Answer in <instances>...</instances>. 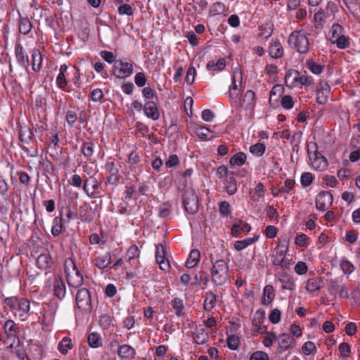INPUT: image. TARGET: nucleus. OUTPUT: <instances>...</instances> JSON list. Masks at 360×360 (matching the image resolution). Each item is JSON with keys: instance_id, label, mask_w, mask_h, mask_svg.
I'll use <instances>...</instances> for the list:
<instances>
[{"instance_id": "10", "label": "nucleus", "mask_w": 360, "mask_h": 360, "mask_svg": "<svg viewBox=\"0 0 360 360\" xmlns=\"http://www.w3.org/2000/svg\"><path fill=\"white\" fill-rule=\"evenodd\" d=\"M333 195L328 191H321L316 197V207L321 212L330 208L333 204Z\"/></svg>"}, {"instance_id": "55", "label": "nucleus", "mask_w": 360, "mask_h": 360, "mask_svg": "<svg viewBox=\"0 0 360 360\" xmlns=\"http://www.w3.org/2000/svg\"><path fill=\"white\" fill-rule=\"evenodd\" d=\"M340 265L345 274H351L355 269L353 264L347 259H342Z\"/></svg>"}, {"instance_id": "38", "label": "nucleus", "mask_w": 360, "mask_h": 360, "mask_svg": "<svg viewBox=\"0 0 360 360\" xmlns=\"http://www.w3.org/2000/svg\"><path fill=\"white\" fill-rule=\"evenodd\" d=\"M247 159L245 153L243 152L236 153L229 160V163L233 167H240L245 164Z\"/></svg>"}, {"instance_id": "64", "label": "nucleus", "mask_w": 360, "mask_h": 360, "mask_svg": "<svg viewBox=\"0 0 360 360\" xmlns=\"http://www.w3.org/2000/svg\"><path fill=\"white\" fill-rule=\"evenodd\" d=\"M32 29V25L30 22L27 18H23L20 20L19 24V31L20 33L23 34H28Z\"/></svg>"}, {"instance_id": "25", "label": "nucleus", "mask_w": 360, "mask_h": 360, "mask_svg": "<svg viewBox=\"0 0 360 360\" xmlns=\"http://www.w3.org/2000/svg\"><path fill=\"white\" fill-rule=\"evenodd\" d=\"M117 354L122 360H132L136 355V351L130 345H123L119 347Z\"/></svg>"}, {"instance_id": "30", "label": "nucleus", "mask_w": 360, "mask_h": 360, "mask_svg": "<svg viewBox=\"0 0 360 360\" xmlns=\"http://www.w3.org/2000/svg\"><path fill=\"white\" fill-rule=\"evenodd\" d=\"M300 75L297 71H289L285 77V82L287 86L290 88L297 87L299 81Z\"/></svg>"}, {"instance_id": "60", "label": "nucleus", "mask_w": 360, "mask_h": 360, "mask_svg": "<svg viewBox=\"0 0 360 360\" xmlns=\"http://www.w3.org/2000/svg\"><path fill=\"white\" fill-rule=\"evenodd\" d=\"M309 237L304 233L297 234L295 238V244L300 248H306L308 246Z\"/></svg>"}, {"instance_id": "4", "label": "nucleus", "mask_w": 360, "mask_h": 360, "mask_svg": "<svg viewBox=\"0 0 360 360\" xmlns=\"http://www.w3.org/2000/svg\"><path fill=\"white\" fill-rule=\"evenodd\" d=\"M133 61L117 60L112 66V74L118 79H126L134 72Z\"/></svg>"}, {"instance_id": "8", "label": "nucleus", "mask_w": 360, "mask_h": 360, "mask_svg": "<svg viewBox=\"0 0 360 360\" xmlns=\"http://www.w3.org/2000/svg\"><path fill=\"white\" fill-rule=\"evenodd\" d=\"M237 103H231L234 107H241L245 110H252L255 105V95L252 90L247 91L243 98L240 96L236 98Z\"/></svg>"}, {"instance_id": "18", "label": "nucleus", "mask_w": 360, "mask_h": 360, "mask_svg": "<svg viewBox=\"0 0 360 360\" xmlns=\"http://www.w3.org/2000/svg\"><path fill=\"white\" fill-rule=\"evenodd\" d=\"M276 277L281 283V288L283 290H294L295 289L293 278L287 273L277 274Z\"/></svg>"}, {"instance_id": "17", "label": "nucleus", "mask_w": 360, "mask_h": 360, "mask_svg": "<svg viewBox=\"0 0 360 360\" xmlns=\"http://www.w3.org/2000/svg\"><path fill=\"white\" fill-rule=\"evenodd\" d=\"M53 292L55 297L58 300H63L66 294V288L64 282L59 276L54 278L53 284Z\"/></svg>"}, {"instance_id": "62", "label": "nucleus", "mask_w": 360, "mask_h": 360, "mask_svg": "<svg viewBox=\"0 0 360 360\" xmlns=\"http://www.w3.org/2000/svg\"><path fill=\"white\" fill-rule=\"evenodd\" d=\"M298 84L297 87H309L314 84V79L310 76L300 75Z\"/></svg>"}, {"instance_id": "6", "label": "nucleus", "mask_w": 360, "mask_h": 360, "mask_svg": "<svg viewBox=\"0 0 360 360\" xmlns=\"http://www.w3.org/2000/svg\"><path fill=\"white\" fill-rule=\"evenodd\" d=\"M76 304L78 309L83 311H90L92 309L89 291L86 288L78 290L76 295Z\"/></svg>"}, {"instance_id": "27", "label": "nucleus", "mask_w": 360, "mask_h": 360, "mask_svg": "<svg viewBox=\"0 0 360 360\" xmlns=\"http://www.w3.org/2000/svg\"><path fill=\"white\" fill-rule=\"evenodd\" d=\"M274 30V25L271 22L263 23L259 27V37L265 40H268L272 35Z\"/></svg>"}, {"instance_id": "46", "label": "nucleus", "mask_w": 360, "mask_h": 360, "mask_svg": "<svg viewBox=\"0 0 360 360\" xmlns=\"http://www.w3.org/2000/svg\"><path fill=\"white\" fill-rule=\"evenodd\" d=\"M65 120L71 127H75L78 122L79 117L77 111L75 109H70L66 112Z\"/></svg>"}, {"instance_id": "13", "label": "nucleus", "mask_w": 360, "mask_h": 360, "mask_svg": "<svg viewBox=\"0 0 360 360\" xmlns=\"http://www.w3.org/2000/svg\"><path fill=\"white\" fill-rule=\"evenodd\" d=\"M112 262L111 253L108 252L103 255L95 254V257L92 260V264L98 269L103 271L107 269Z\"/></svg>"}, {"instance_id": "12", "label": "nucleus", "mask_w": 360, "mask_h": 360, "mask_svg": "<svg viewBox=\"0 0 360 360\" xmlns=\"http://www.w3.org/2000/svg\"><path fill=\"white\" fill-rule=\"evenodd\" d=\"M330 86L326 81H321L316 87V101L319 104H325L328 99Z\"/></svg>"}, {"instance_id": "50", "label": "nucleus", "mask_w": 360, "mask_h": 360, "mask_svg": "<svg viewBox=\"0 0 360 360\" xmlns=\"http://www.w3.org/2000/svg\"><path fill=\"white\" fill-rule=\"evenodd\" d=\"M240 342V338L237 335H230L226 340L228 347L234 351L238 349Z\"/></svg>"}, {"instance_id": "14", "label": "nucleus", "mask_w": 360, "mask_h": 360, "mask_svg": "<svg viewBox=\"0 0 360 360\" xmlns=\"http://www.w3.org/2000/svg\"><path fill=\"white\" fill-rule=\"evenodd\" d=\"M155 258L162 270L167 271L170 269L169 262L165 258V248L162 244L156 245Z\"/></svg>"}, {"instance_id": "15", "label": "nucleus", "mask_w": 360, "mask_h": 360, "mask_svg": "<svg viewBox=\"0 0 360 360\" xmlns=\"http://www.w3.org/2000/svg\"><path fill=\"white\" fill-rule=\"evenodd\" d=\"M143 110L146 116L154 121L160 117V111L157 103L153 101H146Z\"/></svg>"}, {"instance_id": "19", "label": "nucleus", "mask_w": 360, "mask_h": 360, "mask_svg": "<svg viewBox=\"0 0 360 360\" xmlns=\"http://www.w3.org/2000/svg\"><path fill=\"white\" fill-rule=\"evenodd\" d=\"M279 347L284 350L293 348L295 346L296 341L294 337L288 333H282L278 338Z\"/></svg>"}, {"instance_id": "24", "label": "nucleus", "mask_w": 360, "mask_h": 360, "mask_svg": "<svg viewBox=\"0 0 360 360\" xmlns=\"http://www.w3.org/2000/svg\"><path fill=\"white\" fill-rule=\"evenodd\" d=\"M36 264L39 269L46 271L51 267L53 259L49 253H43L38 256Z\"/></svg>"}, {"instance_id": "44", "label": "nucleus", "mask_w": 360, "mask_h": 360, "mask_svg": "<svg viewBox=\"0 0 360 360\" xmlns=\"http://www.w3.org/2000/svg\"><path fill=\"white\" fill-rule=\"evenodd\" d=\"M347 6L354 17L360 21V3L357 1L351 0Z\"/></svg>"}, {"instance_id": "32", "label": "nucleus", "mask_w": 360, "mask_h": 360, "mask_svg": "<svg viewBox=\"0 0 360 360\" xmlns=\"http://www.w3.org/2000/svg\"><path fill=\"white\" fill-rule=\"evenodd\" d=\"M226 65L224 58H219L216 63L213 60L208 61L206 68L209 71L220 72L223 70Z\"/></svg>"}, {"instance_id": "21", "label": "nucleus", "mask_w": 360, "mask_h": 360, "mask_svg": "<svg viewBox=\"0 0 360 360\" xmlns=\"http://www.w3.org/2000/svg\"><path fill=\"white\" fill-rule=\"evenodd\" d=\"M269 55L273 58H281L284 54V49L281 43L278 40H272L269 46Z\"/></svg>"}, {"instance_id": "47", "label": "nucleus", "mask_w": 360, "mask_h": 360, "mask_svg": "<svg viewBox=\"0 0 360 360\" xmlns=\"http://www.w3.org/2000/svg\"><path fill=\"white\" fill-rule=\"evenodd\" d=\"M94 144L90 141H86L83 143L82 146V153L83 155L88 160L91 159L92 157L94 150Z\"/></svg>"}, {"instance_id": "22", "label": "nucleus", "mask_w": 360, "mask_h": 360, "mask_svg": "<svg viewBox=\"0 0 360 360\" xmlns=\"http://www.w3.org/2000/svg\"><path fill=\"white\" fill-rule=\"evenodd\" d=\"M67 281L70 286L79 288L83 283V276L77 269L66 275Z\"/></svg>"}, {"instance_id": "26", "label": "nucleus", "mask_w": 360, "mask_h": 360, "mask_svg": "<svg viewBox=\"0 0 360 360\" xmlns=\"http://www.w3.org/2000/svg\"><path fill=\"white\" fill-rule=\"evenodd\" d=\"M43 63V56L41 52L37 49H33L32 52V68L33 71L36 72H39L41 68Z\"/></svg>"}, {"instance_id": "57", "label": "nucleus", "mask_w": 360, "mask_h": 360, "mask_svg": "<svg viewBox=\"0 0 360 360\" xmlns=\"http://www.w3.org/2000/svg\"><path fill=\"white\" fill-rule=\"evenodd\" d=\"M314 25L316 28L321 27L326 22V13L321 9L314 14Z\"/></svg>"}, {"instance_id": "56", "label": "nucleus", "mask_w": 360, "mask_h": 360, "mask_svg": "<svg viewBox=\"0 0 360 360\" xmlns=\"http://www.w3.org/2000/svg\"><path fill=\"white\" fill-rule=\"evenodd\" d=\"M277 338L276 333L272 331H267L265 333L262 343L266 347H271Z\"/></svg>"}, {"instance_id": "5", "label": "nucleus", "mask_w": 360, "mask_h": 360, "mask_svg": "<svg viewBox=\"0 0 360 360\" xmlns=\"http://www.w3.org/2000/svg\"><path fill=\"white\" fill-rule=\"evenodd\" d=\"M232 82L229 86L228 95L230 103H237L236 98L240 96L243 86V75L240 70H234L232 75Z\"/></svg>"}, {"instance_id": "31", "label": "nucleus", "mask_w": 360, "mask_h": 360, "mask_svg": "<svg viewBox=\"0 0 360 360\" xmlns=\"http://www.w3.org/2000/svg\"><path fill=\"white\" fill-rule=\"evenodd\" d=\"M323 286V281L319 278H311L307 281L306 290L309 293H313L321 289Z\"/></svg>"}, {"instance_id": "51", "label": "nucleus", "mask_w": 360, "mask_h": 360, "mask_svg": "<svg viewBox=\"0 0 360 360\" xmlns=\"http://www.w3.org/2000/svg\"><path fill=\"white\" fill-rule=\"evenodd\" d=\"M172 307L175 310V314L177 316L183 315V310L184 309V301L181 298H174L172 301Z\"/></svg>"}, {"instance_id": "35", "label": "nucleus", "mask_w": 360, "mask_h": 360, "mask_svg": "<svg viewBox=\"0 0 360 360\" xmlns=\"http://www.w3.org/2000/svg\"><path fill=\"white\" fill-rule=\"evenodd\" d=\"M200 259V252L198 250H192L189 257L186 262V266L188 269L194 268L199 263Z\"/></svg>"}, {"instance_id": "23", "label": "nucleus", "mask_w": 360, "mask_h": 360, "mask_svg": "<svg viewBox=\"0 0 360 360\" xmlns=\"http://www.w3.org/2000/svg\"><path fill=\"white\" fill-rule=\"evenodd\" d=\"M224 188L229 195L235 194L238 191L237 181L234 177V173L231 172L224 179Z\"/></svg>"}, {"instance_id": "40", "label": "nucleus", "mask_w": 360, "mask_h": 360, "mask_svg": "<svg viewBox=\"0 0 360 360\" xmlns=\"http://www.w3.org/2000/svg\"><path fill=\"white\" fill-rule=\"evenodd\" d=\"M195 133L202 140H210L214 138L213 135L209 137V134L213 133V131L204 126H196Z\"/></svg>"}, {"instance_id": "49", "label": "nucleus", "mask_w": 360, "mask_h": 360, "mask_svg": "<svg viewBox=\"0 0 360 360\" xmlns=\"http://www.w3.org/2000/svg\"><path fill=\"white\" fill-rule=\"evenodd\" d=\"M208 338V335L205 332L204 329H200L193 333V340L198 345L204 344Z\"/></svg>"}, {"instance_id": "54", "label": "nucleus", "mask_w": 360, "mask_h": 360, "mask_svg": "<svg viewBox=\"0 0 360 360\" xmlns=\"http://www.w3.org/2000/svg\"><path fill=\"white\" fill-rule=\"evenodd\" d=\"M266 316V313L264 309H257L253 316L252 324L255 326H257L264 323Z\"/></svg>"}, {"instance_id": "28", "label": "nucleus", "mask_w": 360, "mask_h": 360, "mask_svg": "<svg viewBox=\"0 0 360 360\" xmlns=\"http://www.w3.org/2000/svg\"><path fill=\"white\" fill-rule=\"evenodd\" d=\"M251 230V226L248 223L243 224L241 221L235 223L231 227V233L234 237H239L242 233H248Z\"/></svg>"}, {"instance_id": "58", "label": "nucleus", "mask_w": 360, "mask_h": 360, "mask_svg": "<svg viewBox=\"0 0 360 360\" xmlns=\"http://www.w3.org/2000/svg\"><path fill=\"white\" fill-rule=\"evenodd\" d=\"M295 181L292 179H287L284 185L278 189V193H289L295 188Z\"/></svg>"}, {"instance_id": "2", "label": "nucleus", "mask_w": 360, "mask_h": 360, "mask_svg": "<svg viewBox=\"0 0 360 360\" xmlns=\"http://www.w3.org/2000/svg\"><path fill=\"white\" fill-rule=\"evenodd\" d=\"M4 303L15 316H19L21 321L25 320L30 309V302L27 299L12 296L5 298Z\"/></svg>"}, {"instance_id": "53", "label": "nucleus", "mask_w": 360, "mask_h": 360, "mask_svg": "<svg viewBox=\"0 0 360 360\" xmlns=\"http://www.w3.org/2000/svg\"><path fill=\"white\" fill-rule=\"evenodd\" d=\"M331 43L335 44L338 49H345L349 46V39L348 37L342 34L341 37H338Z\"/></svg>"}, {"instance_id": "11", "label": "nucleus", "mask_w": 360, "mask_h": 360, "mask_svg": "<svg viewBox=\"0 0 360 360\" xmlns=\"http://www.w3.org/2000/svg\"><path fill=\"white\" fill-rule=\"evenodd\" d=\"M184 206L185 210L189 214H194L198 210V199L196 194L191 191L184 194Z\"/></svg>"}, {"instance_id": "48", "label": "nucleus", "mask_w": 360, "mask_h": 360, "mask_svg": "<svg viewBox=\"0 0 360 360\" xmlns=\"http://www.w3.org/2000/svg\"><path fill=\"white\" fill-rule=\"evenodd\" d=\"M225 4L221 1L214 3L210 10V14L211 15H221L225 11Z\"/></svg>"}, {"instance_id": "42", "label": "nucleus", "mask_w": 360, "mask_h": 360, "mask_svg": "<svg viewBox=\"0 0 360 360\" xmlns=\"http://www.w3.org/2000/svg\"><path fill=\"white\" fill-rule=\"evenodd\" d=\"M4 333L8 338H12L16 333V324L11 320H7L4 324Z\"/></svg>"}, {"instance_id": "36", "label": "nucleus", "mask_w": 360, "mask_h": 360, "mask_svg": "<svg viewBox=\"0 0 360 360\" xmlns=\"http://www.w3.org/2000/svg\"><path fill=\"white\" fill-rule=\"evenodd\" d=\"M140 256V250L136 245H131L126 252V261L130 265Z\"/></svg>"}, {"instance_id": "43", "label": "nucleus", "mask_w": 360, "mask_h": 360, "mask_svg": "<svg viewBox=\"0 0 360 360\" xmlns=\"http://www.w3.org/2000/svg\"><path fill=\"white\" fill-rule=\"evenodd\" d=\"M250 153L255 157H262L266 151V146L262 143L252 145L249 148Z\"/></svg>"}, {"instance_id": "45", "label": "nucleus", "mask_w": 360, "mask_h": 360, "mask_svg": "<svg viewBox=\"0 0 360 360\" xmlns=\"http://www.w3.org/2000/svg\"><path fill=\"white\" fill-rule=\"evenodd\" d=\"M342 34H344V28L339 24H334L330 30V41H333Z\"/></svg>"}, {"instance_id": "39", "label": "nucleus", "mask_w": 360, "mask_h": 360, "mask_svg": "<svg viewBox=\"0 0 360 360\" xmlns=\"http://www.w3.org/2000/svg\"><path fill=\"white\" fill-rule=\"evenodd\" d=\"M88 344L91 348H98L102 346L103 340L101 335L93 332L88 335Z\"/></svg>"}, {"instance_id": "20", "label": "nucleus", "mask_w": 360, "mask_h": 360, "mask_svg": "<svg viewBox=\"0 0 360 360\" xmlns=\"http://www.w3.org/2000/svg\"><path fill=\"white\" fill-rule=\"evenodd\" d=\"M275 299V290L271 285H266L263 288L261 304L264 306H269Z\"/></svg>"}, {"instance_id": "37", "label": "nucleus", "mask_w": 360, "mask_h": 360, "mask_svg": "<svg viewBox=\"0 0 360 360\" xmlns=\"http://www.w3.org/2000/svg\"><path fill=\"white\" fill-rule=\"evenodd\" d=\"M217 303L216 295L212 292L206 293L203 307L205 311H210L215 307Z\"/></svg>"}, {"instance_id": "7", "label": "nucleus", "mask_w": 360, "mask_h": 360, "mask_svg": "<svg viewBox=\"0 0 360 360\" xmlns=\"http://www.w3.org/2000/svg\"><path fill=\"white\" fill-rule=\"evenodd\" d=\"M308 155L311 167L316 171H325L328 166L327 159L317 150L311 152L308 150Z\"/></svg>"}, {"instance_id": "3", "label": "nucleus", "mask_w": 360, "mask_h": 360, "mask_svg": "<svg viewBox=\"0 0 360 360\" xmlns=\"http://www.w3.org/2000/svg\"><path fill=\"white\" fill-rule=\"evenodd\" d=\"M288 43L301 54L307 53L310 49L309 39L304 30L292 32L288 37Z\"/></svg>"}, {"instance_id": "29", "label": "nucleus", "mask_w": 360, "mask_h": 360, "mask_svg": "<svg viewBox=\"0 0 360 360\" xmlns=\"http://www.w3.org/2000/svg\"><path fill=\"white\" fill-rule=\"evenodd\" d=\"M306 67L312 74L314 75L321 74L324 68V65H323L319 61H316L312 58L307 60Z\"/></svg>"}, {"instance_id": "63", "label": "nucleus", "mask_w": 360, "mask_h": 360, "mask_svg": "<svg viewBox=\"0 0 360 360\" xmlns=\"http://www.w3.org/2000/svg\"><path fill=\"white\" fill-rule=\"evenodd\" d=\"M281 319V311L275 308L272 309L269 314V320L272 324H277Z\"/></svg>"}, {"instance_id": "61", "label": "nucleus", "mask_w": 360, "mask_h": 360, "mask_svg": "<svg viewBox=\"0 0 360 360\" xmlns=\"http://www.w3.org/2000/svg\"><path fill=\"white\" fill-rule=\"evenodd\" d=\"M314 181V176L311 172H304L300 177V183L303 187L309 186Z\"/></svg>"}, {"instance_id": "52", "label": "nucleus", "mask_w": 360, "mask_h": 360, "mask_svg": "<svg viewBox=\"0 0 360 360\" xmlns=\"http://www.w3.org/2000/svg\"><path fill=\"white\" fill-rule=\"evenodd\" d=\"M219 212L221 217H229L231 214V207L229 202L222 201L219 204Z\"/></svg>"}, {"instance_id": "1", "label": "nucleus", "mask_w": 360, "mask_h": 360, "mask_svg": "<svg viewBox=\"0 0 360 360\" xmlns=\"http://www.w3.org/2000/svg\"><path fill=\"white\" fill-rule=\"evenodd\" d=\"M229 265L224 259L212 262L210 276L212 282L216 285H223L229 278Z\"/></svg>"}, {"instance_id": "9", "label": "nucleus", "mask_w": 360, "mask_h": 360, "mask_svg": "<svg viewBox=\"0 0 360 360\" xmlns=\"http://www.w3.org/2000/svg\"><path fill=\"white\" fill-rule=\"evenodd\" d=\"M101 182L95 177H89L84 181L82 188L85 194L92 198L100 193Z\"/></svg>"}, {"instance_id": "16", "label": "nucleus", "mask_w": 360, "mask_h": 360, "mask_svg": "<svg viewBox=\"0 0 360 360\" xmlns=\"http://www.w3.org/2000/svg\"><path fill=\"white\" fill-rule=\"evenodd\" d=\"M15 55L18 64L27 70L30 60L27 54L25 52L22 46L18 44L15 48Z\"/></svg>"}, {"instance_id": "33", "label": "nucleus", "mask_w": 360, "mask_h": 360, "mask_svg": "<svg viewBox=\"0 0 360 360\" xmlns=\"http://www.w3.org/2000/svg\"><path fill=\"white\" fill-rule=\"evenodd\" d=\"M258 238L259 236H255L252 238H246L244 240H237L234 243V248L237 251H241L257 241Z\"/></svg>"}, {"instance_id": "41", "label": "nucleus", "mask_w": 360, "mask_h": 360, "mask_svg": "<svg viewBox=\"0 0 360 360\" xmlns=\"http://www.w3.org/2000/svg\"><path fill=\"white\" fill-rule=\"evenodd\" d=\"M63 219L62 217H56L53 220V225L51 227V234L53 236H58L63 230Z\"/></svg>"}, {"instance_id": "34", "label": "nucleus", "mask_w": 360, "mask_h": 360, "mask_svg": "<svg viewBox=\"0 0 360 360\" xmlns=\"http://www.w3.org/2000/svg\"><path fill=\"white\" fill-rule=\"evenodd\" d=\"M73 343L70 338L64 337L58 345V349L62 354H67L73 348Z\"/></svg>"}, {"instance_id": "59", "label": "nucleus", "mask_w": 360, "mask_h": 360, "mask_svg": "<svg viewBox=\"0 0 360 360\" xmlns=\"http://www.w3.org/2000/svg\"><path fill=\"white\" fill-rule=\"evenodd\" d=\"M302 351L306 356H309L316 352V347L313 342L307 341L302 347Z\"/></svg>"}]
</instances>
